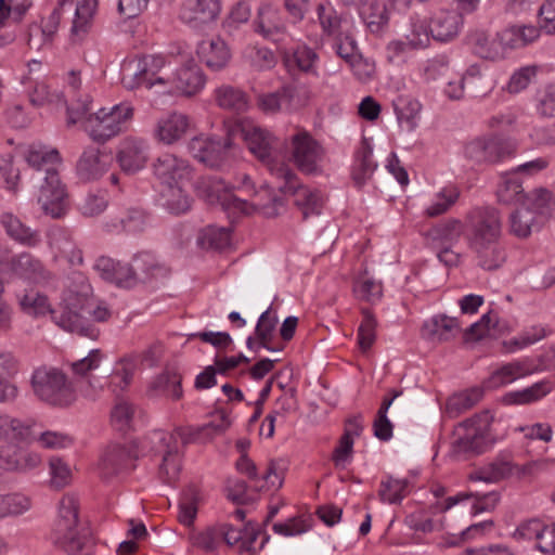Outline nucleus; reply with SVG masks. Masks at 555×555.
Returning <instances> with one entry per match:
<instances>
[{
  "instance_id": "64",
  "label": "nucleus",
  "mask_w": 555,
  "mask_h": 555,
  "mask_svg": "<svg viewBox=\"0 0 555 555\" xmlns=\"http://www.w3.org/2000/svg\"><path fill=\"white\" fill-rule=\"evenodd\" d=\"M537 113L542 117L555 116V85L548 83L537 91L534 99Z\"/></svg>"
},
{
  "instance_id": "20",
  "label": "nucleus",
  "mask_w": 555,
  "mask_h": 555,
  "mask_svg": "<svg viewBox=\"0 0 555 555\" xmlns=\"http://www.w3.org/2000/svg\"><path fill=\"white\" fill-rule=\"evenodd\" d=\"M42 464L39 452L22 447H0V469L9 473L28 474Z\"/></svg>"
},
{
  "instance_id": "26",
  "label": "nucleus",
  "mask_w": 555,
  "mask_h": 555,
  "mask_svg": "<svg viewBox=\"0 0 555 555\" xmlns=\"http://www.w3.org/2000/svg\"><path fill=\"white\" fill-rule=\"evenodd\" d=\"M48 244L55 262L66 261L69 266H79L83 261L82 251L77 247L70 235L60 228L48 233Z\"/></svg>"
},
{
  "instance_id": "40",
  "label": "nucleus",
  "mask_w": 555,
  "mask_h": 555,
  "mask_svg": "<svg viewBox=\"0 0 555 555\" xmlns=\"http://www.w3.org/2000/svg\"><path fill=\"white\" fill-rule=\"evenodd\" d=\"M278 324V315L269 307L262 312L257 321L255 334L256 339L259 341V347L267 349L270 352H279L284 349V345H274L273 338Z\"/></svg>"
},
{
  "instance_id": "39",
  "label": "nucleus",
  "mask_w": 555,
  "mask_h": 555,
  "mask_svg": "<svg viewBox=\"0 0 555 555\" xmlns=\"http://www.w3.org/2000/svg\"><path fill=\"white\" fill-rule=\"evenodd\" d=\"M17 301L24 313L35 318L51 314L54 320V314L59 311V306L52 309L48 297L34 288L26 289L17 295Z\"/></svg>"
},
{
  "instance_id": "29",
  "label": "nucleus",
  "mask_w": 555,
  "mask_h": 555,
  "mask_svg": "<svg viewBox=\"0 0 555 555\" xmlns=\"http://www.w3.org/2000/svg\"><path fill=\"white\" fill-rule=\"evenodd\" d=\"M111 156L96 147L86 149L77 163V175L81 180L93 181L108 169Z\"/></svg>"
},
{
  "instance_id": "18",
  "label": "nucleus",
  "mask_w": 555,
  "mask_h": 555,
  "mask_svg": "<svg viewBox=\"0 0 555 555\" xmlns=\"http://www.w3.org/2000/svg\"><path fill=\"white\" fill-rule=\"evenodd\" d=\"M307 102L306 93L293 87H284L275 92L258 96V106L267 114L293 112L305 106Z\"/></svg>"
},
{
  "instance_id": "60",
  "label": "nucleus",
  "mask_w": 555,
  "mask_h": 555,
  "mask_svg": "<svg viewBox=\"0 0 555 555\" xmlns=\"http://www.w3.org/2000/svg\"><path fill=\"white\" fill-rule=\"evenodd\" d=\"M408 493V481L404 479L387 478L382 481L379 496L384 503L396 504L403 500Z\"/></svg>"
},
{
  "instance_id": "59",
  "label": "nucleus",
  "mask_w": 555,
  "mask_h": 555,
  "mask_svg": "<svg viewBox=\"0 0 555 555\" xmlns=\"http://www.w3.org/2000/svg\"><path fill=\"white\" fill-rule=\"evenodd\" d=\"M341 57L349 64L358 80L366 82L375 75V63L359 53L341 54Z\"/></svg>"
},
{
  "instance_id": "38",
  "label": "nucleus",
  "mask_w": 555,
  "mask_h": 555,
  "mask_svg": "<svg viewBox=\"0 0 555 555\" xmlns=\"http://www.w3.org/2000/svg\"><path fill=\"white\" fill-rule=\"evenodd\" d=\"M465 232V223L457 218L446 219L434 225L427 233L431 244L455 245Z\"/></svg>"
},
{
  "instance_id": "50",
  "label": "nucleus",
  "mask_w": 555,
  "mask_h": 555,
  "mask_svg": "<svg viewBox=\"0 0 555 555\" xmlns=\"http://www.w3.org/2000/svg\"><path fill=\"white\" fill-rule=\"evenodd\" d=\"M359 12L371 33L382 31L388 23L386 7L376 0L363 2Z\"/></svg>"
},
{
  "instance_id": "57",
  "label": "nucleus",
  "mask_w": 555,
  "mask_h": 555,
  "mask_svg": "<svg viewBox=\"0 0 555 555\" xmlns=\"http://www.w3.org/2000/svg\"><path fill=\"white\" fill-rule=\"evenodd\" d=\"M377 321L373 313L367 310H362V321L358 328V345L362 351H367L376 339Z\"/></svg>"
},
{
  "instance_id": "58",
  "label": "nucleus",
  "mask_w": 555,
  "mask_h": 555,
  "mask_svg": "<svg viewBox=\"0 0 555 555\" xmlns=\"http://www.w3.org/2000/svg\"><path fill=\"white\" fill-rule=\"evenodd\" d=\"M222 535L227 544L237 547L240 551H247L256 540V533L251 528L237 529L230 526L222 528Z\"/></svg>"
},
{
  "instance_id": "43",
  "label": "nucleus",
  "mask_w": 555,
  "mask_h": 555,
  "mask_svg": "<svg viewBox=\"0 0 555 555\" xmlns=\"http://www.w3.org/2000/svg\"><path fill=\"white\" fill-rule=\"evenodd\" d=\"M352 293L356 299L374 305L383 298L384 287L380 281L364 272L353 280Z\"/></svg>"
},
{
  "instance_id": "37",
  "label": "nucleus",
  "mask_w": 555,
  "mask_h": 555,
  "mask_svg": "<svg viewBox=\"0 0 555 555\" xmlns=\"http://www.w3.org/2000/svg\"><path fill=\"white\" fill-rule=\"evenodd\" d=\"M466 153L477 162L496 163L505 155L504 143L498 138L477 139L467 146Z\"/></svg>"
},
{
  "instance_id": "21",
  "label": "nucleus",
  "mask_w": 555,
  "mask_h": 555,
  "mask_svg": "<svg viewBox=\"0 0 555 555\" xmlns=\"http://www.w3.org/2000/svg\"><path fill=\"white\" fill-rule=\"evenodd\" d=\"M153 186L157 194V203L171 212L173 197L172 155L158 157L153 164Z\"/></svg>"
},
{
  "instance_id": "44",
  "label": "nucleus",
  "mask_w": 555,
  "mask_h": 555,
  "mask_svg": "<svg viewBox=\"0 0 555 555\" xmlns=\"http://www.w3.org/2000/svg\"><path fill=\"white\" fill-rule=\"evenodd\" d=\"M529 373L530 371L525 362L513 361L495 370L486 380L485 385L489 389L500 388L527 376Z\"/></svg>"
},
{
  "instance_id": "48",
  "label": "nucleus",
  "mask_w": 555,
  "mask_h": 555,
  "mask_svg": "<svg viewBox=\"0 0 555 555\" xmlns=\"http://www.w3.org/2000/svg\"><path fill=\"white\" fill-rule=\"evenodd\" d=\"M552 390V386L547 382H540L521 390L509 391L502 398L505 404H530L544 398Z\"/></svg>"
},
{
  "instance_id": "10",
  "label": "nucleus",
  "mask_w": 555,
  "mask_h": 555,
  "mask_svg": "<svg viewBox=\"0 0 555 555\" xmlns=\"http://www.w3.org/2000/svg\"><path fill=\"white\" fill-rule=\"evenodd\" d=\"M166 62L160 55H144L127 60L121 65V81L128 89L144 86L152 89L156 86L168 88L170 76L162 75Z\"/></svg>"
},
{
  "instance_id": "61",
  "label": "nucleus",
  "mask_w": 555,
  "mask_h": 555,
  "mask_svg": "<svg viewBox=\"0 0 555 555\" xmlns=\"http://www.w3.org/2000/svg\"><path fill=\"white\" fill-rule=\"evenodd\" d=\"M244 59L254 68L262 70L275 65L273 52L264 47L249 46L244 50Z\"/></svg>"
},
{
  "instance_id": "23",
  "label": "nucleus",
  "mask_w": 555,
  "mask_h": 555,
  "mask_svg": "<svg viewBox=\"0 0 555 555\" xmlns=\"http://www.w3.org/2000/svg\"><path fill=\"white\" fill-rule=\"evenodd\" d=\"M231 147L230 140L217 141L210 135H196L188 144L190 154L198 162L210 166H219Z\"/></svg>"
},
{
  "instance_id": "42",
  "label": "nucleus",
  "mask_w": 555,
  "mask_h": 555,
  "mask_svg": "<svg viewBox=\"0 0 555 555\" xmlns=\"http://www.w3.org/2000/svg\"><path fill=\"white\" fill-rule=\"evenodd\" d=\"M461 195L460 189L449 183L440 188L425 207L427 217H438L448 212L459 201Z\"/></svg>"
},
{
  "instance_id": "34",
  "label": "nucleus",
  "mask_w": 555,
  "mask_h": 555,
  "mask_svg": "<svg viewBox=\"0 0 555 555\" xmlns=\"http://www.w3.org/2000/svg\"><path fill=\"white\" fill-rule=\"evenodd\" d=\"M199 57L211 69H221L230 61L228 44L219 37L203 40L197 49Z\"/></svg>"
},
{
  "instance_id": "46",
  "label": "nucleus",
  "mask_w": 555,
  "mask_h": 555,
  "mask_svg": "<svg viewBox=\"0 0 555 555\" xmlns=\"http://www.w3.org/2000/svg\"><path fill=\"white\" fill-rule=\"evenodd\" d=\"M475 51L478 55L489 60H502L506 57L505 48L500 39V31L492 37L486 31H477L472 37Z\"/></svg>"
},
{
  "instance_id": "17",
  "label": "nucleus",
  "mask_w": 555,
  "mask_h": 555,
  "mask_svg": "<svg viewBox=\"0 0 555 555\" xmlns=\"http://www.w3.org/2000/svg\"><path fill=\"white\" fill-rule=\"evenodd\" d=\"M499 500L500 495L496 492H489L476 496L470 492H460L441 502L440 509L447 513L454 507H459L462 514L473 517L494 509Z\"/></svg>"
},
{
  "instance_id": "28",
  "label": "nucleus",
  "mask_w": 555,
  "mask_h": 555,
  "mask_svg": "<svg viewBox=\"0 0 555 555\" xmlns=\"http://www.w3.org/2000/svg\"><path fill=\"white\" fill-rule=\"evenodd\" d=\"M541 36V27L533 24H511L500 31V39L506 55L517 49L525 48Z\"/></svg>"
},
{
  "instance_id": "12",
  "label": "nucleus",
  "mask_w": 555,
  "mask_h": 555,
  "mask_svg": "<svg viewBox=\"0 0 555 555\" xmlns=\"http://www.w3.org/2000/svg\"><path fill=\"white\" fill-rule=\"evenodd\" d=\"M492 423L493 415L488 411L461 423L454 430V446L460 451L482 452L494 442Z\"/></svg>"
},
{
  "instance_id": "30",
  "label": "nucleus",
  "mask_w": 555,
  "mask_h": 555,
  "mask_svg": "<svg viewBox=\"0 0 555 555\" xmlns=\"http://www.w3.org/2000/svg\"><path fill=\"white\" fill-rule=\"evenodd\" d=\"M459 331L460 323L455 318L436 314L424 321L421 336L428 341L441 343L453 338Z\"/></svg>"
},
{
  "instance_id": "5",
  "label": "nucleus",
  "mask_w": 555,
  "mask_h": 555,
  "mask_svg": "<svg viewBox=\"0 0 555 555\" xmlns=\"http://www.w3.org/2000/svg\"><path fill=\"white\" fill-rule=\"evenodd\" d=\"M172 434L163 429H156L142 439L134 440L126 451L122 447L114 444L108 447L101 456L100 469L105 478L117 473L129 459H139L147 455H159V476L165 482H170L173 472V455L171 452Z\"/></svg>"
},
{
  "instance_id": "55",
  "label": "nucleus",
  "mask_w": 555,
  "mask_h": 555,
  "mask_svg": "<svg viewBox=\"0 0 555 555\" xmlns=\"http://www.w3.org/2000/svg\"><path fill=\"white\" fill-rule=\"evenodd\" d=\"M134 271H140L145 279L163 275L168 271L164 262L154 254L144 251L134 256Z\"/></svg>"
},
{
  "instance_id": "19",
  "label": "nucleus",
  "mask_w": 555,
  "mask_h": 555,
  "mask_svg": "<svg viewBox=\"0 0 555 555\" xmlns=\"http://www.w3.org/2000/svg\"><path fill=\"white\" fill-rule=\"evenodd\" d=\"M517 533L524 540L532 542L541 554L555 555V521L529 519L518 526Z\"/></svg>"
},
{
  "instance_id": "9",
  "label": "nucleus",
  "mask_w": 555,
  "mask_h": 555,
  "mask_svg": "<svg viewBox=\"0 0 555 555\" xmlns=\"http://www.w3.org/2000/svg\"><path fill=\"white\" fill-rule=\"evenodd\" d=\"M78 498L74 493L64 494L57 504L52 540L68 553H76L82 548L83 539L78 522Z\"/></svg>"
},
{
  "instance_id": "14",
  "label": "nucleus",
  "mask_w": 555,
  "mask_h": 555,
  "mask_svg": "<svg viewBox=\"0 0 555 555\" xmlns=\"http://www.w3.org/2000/svg\"><path fill=\"white\" fill-rule=\"evenodd\" d=\"M551 463H553V461L539 460L519 465L511 462L498 461L473 473L469 476V479L473 481H485L488 483L498 482L509 477L520 479L547 469Z\"/></svg>"
},
{
  "instance_id": "7",
  "label": "nucleus",
  "mask_w": 555,
  "mask_h": 555,
  "mask_svg": "<svg viewBox=\"0 0 555 555\" xmlns=\"http://www.w3.org/2000/svg\"><path fill=\"white\" fill-rule=\"evenodd\" d=\"M86 109L75 115L68 111V124L85 120V129L95 141H106L127 128L133 117V106L129 102H121L111 107H102L95 114L86 117Z\"/></svg>"
},
{
  "instance_id": "47",
  "label": "nucleus",
  "mask_w": 555,
  "mask_h": 555,
  "mask_svg": "<svg viewBox=\"0 0 555 555\" xmlns=\"http://www.w3.org/2000/svg\"><path fill=\"white\" fill-rule=\"evenodd\" d=\"M12 272L22 279L39 281L46 278L42 263L30 254L22 253L11 260Z\"/></svg>"
},
{
  "instance_id": "33",
  "label": "nucleus",
  "mask_w": 555,
  "mask_h": 555,
  "mask_svg": "<svg viewBox=\"0 0 555 555\" xmlns=\"http://www.w3.org/2000/svg\"><path fill=\"white\" fill-rule=\"evenodd\" d=\"M463 25L462 15L454 11L437 12L429 24L431 36L438 41H448L457 36Z\"/></svg>"
},
{
  "instance_id": "32",
  "label": "nucleus",
  "mask_w": 555,
  "mask_h": 555,
  "mask_svg": "<svg viewBox=\"0 0 555 555\" xmlns=\"http://www.w3.org/2000/svg\"><path fill=\"white\" fill-rule=\"evenodd\" d=\"M206 79L199 66L190 60L176 75V93L192 96L203 90Z\"/></svg>"
},
{
  "instance_id": "62",
  "label": "nucleus",
  "mask_w": 555,
  "mask_h": 555,
  "mask_svg": "<svg viewBox=\"0 0 555 555\" xmlns=\"http://www.w3.org/2000/svg\"><path fill=\"white\" fill-rule=\"evenodd\" d=\"M538 67L534 65L522 66L516 69L509 77L506 83V91L517 94L526 90L530 83L535 79Z\"/></svg>"
},
{
  "instance_id": "11",
  "label": "nucleus",
  "mask_w": 555,
  "mask_h": 555,
  "mask_svg": "<svg viewBox=\"0 0 555 555\" xmlns=\"http://www.w3.org/2000/svg\"><path fill=\"white\" fill-rule=\"evenodd\" d=\"M237 129L249 152L266 164L271 173L272 168L276 169L283 164L276 163L281 156L278 150L279 140L270 130L250 120L240 121Z\"/></svg>"
},
{
  "instance_id": "25",
  "label": "nucleus",
  "mask_w": 555,
  "mask_h": 555,
  "mask_svg": "<svg viewBox=\"0 0 555 555\" xmlns=\"http://www.w3.org/2000/svg\"><path fill=\"white\" fill-rule=\"evenodd\" d=\"M147 145L144 140L133 137L125 138L119 143L117 162L122 171L135 173L147 163Z\"/></svg>"
},
{
  "instance_id": "51",
  "label": "nucleus",
  "mask_w": 555,
  "mask_h": 555,
  "mask_svg": "<svg viewBox=\"0 0 555 555\" xmlns=\"http://www.w3.org/2000/svg\"><path fill=\"white\" fill-rule=\"evenodd\" d=\"M98 8V0H79L75 11L72 34L82 38L91 28Z\"/></svg>"
},
{
  "instance_id": "49",
  "label": "nucleus",
  "mask_w": 555,
  "mask_h": 555,
  "mask_svg": "<svg viewBox=\"0 0 555 555\" xmlns=\"http://www.w3.org/2000/svg\"><path fill=\"white\" fill-rule=\"evenodd\" d=\"M16 372V361L12 353L0 352V393L9 402L14 401L18 395L17 386L11 380Z\"/></svg>"
},
{
  "instance_id": "3",
  "label": "nucleus",
  "mask_w": 555,
  "mask_h": 555,
  "mask_svg": "<svg viewBox=\"0 0 555 555\" xmlns=\"http://www.w3.org/2000/svg\"><path fill=\"white\" fill-rule=\"evenodd\" d=\"M465 220L469 225L466 236L467 247L479 267L494 270L506 260V251L501 243L502 218L500 211L491 206L470 209Z\"/></svg>"
},
{
  "instance_id": "15",
  "label": "nucleus",
  "mask_w": 555,
  "mask_h": 555,
  "mask_svg": "<svg viewBox=\"0 0 555 555\" xmlns=\"http://www.w3.org/2000/svg\"><path fill=\"white\" fill-rule=\"evenodd\" d=\"M289 143L292 159L301 171L313 173L320 170L325 152L307 130H298L291 137Z\"/></svg>"
},
{
  "instance_id": "63",
  "label": "nucleus",
  "mask_w": 555,
  "mask_h": 555,
  "mask_svg": "<svg viewBox=\"0 0 555 555\" xmlns=\"http://www.w3.org/2000/svg\"><path fill=\"white\" fill-rule=\"evenodd\" d=\"M28 427L22 420L9 414H0V441L22 439Z\"/></svg>"
},
{
  "instance_id": "53",
  "label": "nucleus",
  "mask_w": 555,
  "mask_h": 555,
  "mask_svg": "<svg viewBox=\"0 0 555 555\" xmlns=\"http://www.w3.org/2000/svg\"><path fill=\"white\" fill-rule=\"evenodd\" d=\"M1 495L4 519L23 516L33 508V498L25 492L13 491Z\"/></svg>"
},
{
  "instance_id": "56",
  "label": "nucleus",
  "mask_w": 555,
  "mask_h": 555,
  "mask_svg": "<svg viewBox=\"0 0 555 555\" xmlns=\"http://www.w3.org/2000/svg\"><path fill=\"white\" fill-rule=\"evenodd\" d=\"M49 468V486L53 489H62L67 487L73 479L70 466L61 457L52 456L48 463Z\"/></svg>"
},
{
  "instance_id": "6",
  "label": "nucleus",
  "mask_w": 555,
  "mask_h": 555,
  "mask_svg": "<svg viewBox=\"0 0 555 555\" xmlns=\"http://www.w3.org/2000/svg\"><path fill=\"white\" fill-rule=\"evenodd\" d=\"M34 396L47 405L67 408L77 400L74 385L67 375L59 367L40 365L29 378Z\"/></svg>"
},
{
  "instance_id": "54",
  "label": "nucleus",
  "mask_w": 555,
  "mask_h": 555,
  "mask_svg": "<svg viewBox=\"0 0 555 555\" xmlns=\"http://www.w3.org/2000/svg\"><path fill=\"white\" fill-rule=\"evenodd\" d=\"M198 504L199 491L195 486L182 490L179 498V522L190 527L197 515Z\"/></svg>"
},
{
  "instance_id": "22",
  "label": "nucleus",
  "mask_w": 555,
  "mask_h": 555,
  "mask_svg": "<svg viewBox=\"0 0 555 555\" xmlns=\"http://www.w3.org/2000/svg\"><path fill=\"white\" fill-rule=\"evenodd\" d=\"M99 275L118 287L130 288L133 287L139 278L133 269V264L116 261L113 258L101 256L93 266Z\"/></svg>"
},
{
  "instance_id": "41",
  "label": "nucleus",
  "mask_w": 555,
  "mask_h": 555,
  "mask_svg": "<svg viewBox=\"0 0 555 555\" xmlns=\"http://www.w3.org/2000/svg\"><path fill=\"white\" fill-rule=\"evenodd\" d=\"M282 57L289 72L304 73L314 72L318 60L315 52L306 44H300L294 50L282 49Z\"/></svg>"
},
{
  "instance_id": "24",
  "label": "nucleus",
  "mask_w": 555,
  "mask_h": 555,
  "mask_svg": "<svg viewBox=\"0 0 555 555\" xmlns=\"http://www.w3.org/2000/svg\"><path fill=\"white\" fill-rule=\"evenodd\" d=\"M254 25L257 34L278 44L283 43L288 38L279 10L271 4H262L259 8Z\"/></svg>"
},
{
  "instance_id": "16",
  "label": "nucleus",
  "mask_w": 555,
  "mask_h": 555,
  "mask_svg": "<svg viewBox=\"0 0 555 555\" xmlns=\"http://www.w3.org/2000/svg\"><path fill=\"white\" fill-rule=\"evenodd\" d=\"M431 37L427 21L421 17H412L402 38L388 43V59L393 61L409 51L424 49L429 44Z\"/></svg>"
},
{
  "instance_id": "45",
  "label": "nucleus",
  "mask_w": 555,
  "mask_h": 555,
  "mask_svg": "<svg viewBox=\"0 0 555 555\" xmlns=\"http://www.w3.org/2000/svg\"><path fill=\"white\" fill-rule=\"evenodd\" d=\"M149 224L146 214L137 208L128 209L122 215L105 224L106 230L111 232L125 231L128 233H137L143 231Z\"/></svg>"
},
{
  "instance_id": "8",
  "label": "nucleus",
  "mask_w": 555,
  "mask_h": 555,
  "mask_svg": "<svg viewBox=\"0 0 555 555\" xmlns=\"http://www.w3.org/2000/svg\"><path fill=\"white\" fill-rule=\"evenodd\" d=\"M555 211V196L545 188L531 192L528 202L519 205L508 218L509 232L518 238H527Z\"/></svg>"
},
{
  "instance_id": "27",
  "label": "nucleus",
  "mask_w": 555,
  "mask_h": 555,
  "mask_svg": "<svg viewBox=\"0 0 555 555\" xmlns=\"http://www.w3.org/2000/svg\"><path fill=\"white\" fill-rule=\"evenodd\" d=\"M222 11L220 0H185L180 8L182 22L197 26L216 21Z\"/></svg>"
},
{
  "instance_id": "35",
  "label": "nucleus",
  "mask_w": 555,
  "mask_h": 555,
  "mask_svg": "<svg viewBox=\"0 0 555 555\" xmlns=\"http://www.w3.org/2000/svg\"><path fill=\"white\" fill-rule=\"evenodd\" d=\"M0 223L3 227L5 233L15 242L34 247L40 242V236L37 231L31 230L25 225L17 216L10 211H4L0 216Z\"/></svg>"
},
{
  "instance_id": "13",
  "label": "nucleus",
  "mask_w": 555,
  "mask_h": 555,
  "mask_svg": "<svg viewBox=\"0 0 555 555\" xmlns=\"http://www.w3.org/2000/svg\"><path fill=\"white\" fill-rule=\"evenodd\" d=\"M138 367V360L133 356L118 359L105 377H91L81 389L82 396L89 400H95L107 387L113 393L124 391L132 382Z\"/></svg>"
},
{
  "instance_id": "1",
  "label": "nucleus",
  "mask_w": 555,
  "mask_h": 555,
  "mask_svg": "<svg viewBox=\"0 0 555 555\" xmlns=\"http://www.w3.org/2000/svg\"><path fill=\"white\" fill-rule=\"evenodd\" d=\"M274 181L271 185L256 188L248 175H241L237 188L253 196L251 203L235 197L232 190L221 179H206L199 186V196L209 205H220L230 215L255 211L264 217H275L284 209V202L274 194L278 190L284 195H295L296 204L302 208L304 215L318 212L323 203L320 191L299 184L298 178L286 164L272 168Z\"/></svg>"
},
{
  "instance_id": "2",
  "label": "nucleus",
  "mask_w": 555,
  "mask_h": 555,
  "mask_svg": "<svg viewBox=\"0 0 555 555\" xmlns=\"http://www.w3.org/2000/svg\"><path fill=\"white\" fill-rule=\"evenodd\" d=\"M112 317L109 306L92 297L88 279L76 273L68 279L54 314V322L63 330L90 336L91 322H106Z\"/></svg>"
},
{
  "instance_id": "52",
  "label": "nucleus",
  "mask_w": 555,
  "mask_h": 555,
  "mask_svg": "<svg viewBox=\"0 0 555 555\" xmlns=\"http://www.w3.org/2000/svg\"><path fill=\"white\" fill-rule=\"evenodd\" d=\"M106 359V353L101 349H91L83 358L70 362L69 369L74 376L86 377L88 382L91 377H96L93 373L101 367Z\"/></svg>"
},
{
  "instance_id": "4",
  "label": "nucleus",
  "mask_w": 555,
  "mask_h": 555,
  "mask_svg": "<svg viewBox=\"0 0 555 555\" xmlns=\"http://www.w3.org/2000/svg\"><path fill=\"white\" fill-rule=\"evenodd\" d=\"M27 164L36 170L41 181L37 202L42 211L52 217L61 218L68 210V194L59 176L61 156L57 150L47 146H31L26 153Z\"/></svg>"
},
{
  "instance_id": "36",
  "label": "nucleus",
  "mask_w": 555,
  "mask_h": 555,
  "mask_svg": "<svg viewBox=\"0 0 555 555\" xmlns=\"http://www.w3.org/2000/svg\"><path fill=\"white\" fill-rule=\"evenodd\" d=\"M377 168V163L373 159V146L367 139H363L357 149L352 164V179L358 184H363L370 179Z\"/></svg>"
},
{
  "instance_id": "31",
  "label": "nucleus",
  "mask_w": 555,
  "mask_h": 555,
  "mask_svg": "<svg viewBox=\"0 0 555 555\" xmlns=\"http://www.w3.org/2000/svg\"><path fill=\"white\" fill-rule=\"evenodd\" d=\"M530 193H526L520 177L515 171L501 175L496 186L498 201L505 205H521L528 202Z\"/></svg>"
}]
</instances>
